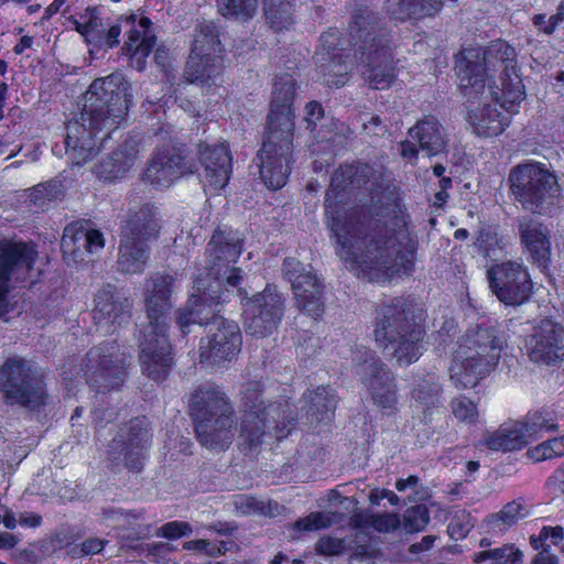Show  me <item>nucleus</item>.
<instances>
[{
  "mask_svg": "<svg viewBox=\"0 0 564 564\" xmlns=\"http://www.w3.org/2000/svg\"><path fill=\"white\" fill-rule=\"evenodd\" d=\"M39 252L31 241L0 239V317L8 312L11 282L24 281L33 270Z\"/></svg>",
  "mask_w": 564,
  "mask_h": 564,
  "instance_id": "16",
  "label": "nucleus"
},
{
  "mask_svg": "<svg viewBox=\"0 0 564 564\" xmlns=\"http://www.w3.org/2000/svg\"><path fill=\"white\" fill-rule=\"evenodd\" d=\"M88 246L86 229L74 225L65 228L61 241V248L65 256L72 257L76 262L84 261V256L88 252Z\"/></svg>",
  "mask_w": 564,
  "mask_h": 564,
  "instance_id": "43",
  "label": "nucleus"
},
{
  "mask_svg": "<svg viewBox=\"0 0 564 564\" xmlns=\"http://www.w3.org/2000/svg\"><path fill=\"white\" fill-rule=\"evenodd\" d=\"M131 306V301L122 292L107 284L95 296L94 319L99 325H121L130 318Z\"/></svg>",
  "mask_w": 564,
  "mask_h": 564,
  "instance_id": "26",
  "label": "nucleus"
},
{
  "mask_svg": "<svg viewBox=\"0 0 564 564\" xmlns=\"http://www.w3.org/2000/svg\"><path fill=\"white\" fill-rule=\"evenodd\" d=\"M346 549L345 541L338 538L324 536L316 544V550L325 555H338Z\"/></svg>",
  "mask_w": 564,
  "mask_h": 564,
  "instance_id": "61",
  "label": "nucleus"
},
{
  "mask_svg": "<svg viewBox=\"0 0 564 564\" xmlns=\"http://www.w3.org/2000/svg\"><path fill=\"white\" fill-rule=\"evenodd\" d=\"M150 437L149 422L145 417L131 420L120 429L118 435L109 444V459L113 465H123L133 473L141 471Z\"/></svg>",
  "mask_w": 564,
  "mask_h": 564,
  "instance_id": "19",
  "label": "nucleus"
},
{
  "mask_svg": "<svg viewBox=\"0 0 564 564\" xmlns=\"http://www.w3.org/2000/svg\"><path fill=\"white\" fill-rule=\"evenodd\" d=\"M527 454L535 462L562 457L564 456V435L542 442L530 448Z\"/></svg>",
  "mask_w": 564,
  "mask_h": 564,
  "instance_id": "51",
  "label": "nucleus"
},
{
  "mask_svg": "<svg viewBox=\"0 0 564 564\" xmlns=\"http://www.w3.org/2000/svg\"><path fill=\"white\" fill-rule=\"evenodd\" d=\"M453 414L459 420L467 423L475 422L478 412L476 405L467 398H457L452 401Z\"/></svg>",
  "mask_w": 564,
  "mask_h": 564,
  "instance_id": "55",
  "label": "nucleus"
},
{
  "mask_svg": "<svg viewBox=\"0 0 564 564\" xmlns=\"http://www.w3.org/2000/svg\"><path fill=\"white\" fill-rule=\"evenodd\" d=\"M121 152L115 151L110 156L104 159L97 166V175L100 178L113 181L120 178L130 170L123 161Z\"/></svg>",
  "mask_w": 564,
  "mask_h": 564,
  "instance_id": "49",
  "label": "nucleus"
},
{
  "mask_svg": "<svg viewBox=\"0 0 564 564\" xmlns=\"http://www.w3.org/2000/svg\"><path fill=\"white\" fill-rule=\"evenodd\" d=\"M80 19H86V41L87 40H98L100 36L98 35L99 30L104 25L102 20L97 15L96 8H88L86 13L80 17Z\"/></svg>",
  "mask_w": 564,
  "mask_h": 564,
  "instance_id": "59",
  "label": "nucleus"
},
{
  "mask_svg": "<svg viewBox=\"0 0 564 564\" xmlns=\"http://www.w3.org/2000/svg\"><path fill=\"white\" fill-rule=\"evenodd\" d=\"M382 188V174L366 163L340 166L332 176L325 197L327 226L336 236L338 256L360 269L370 281L387 280L413 267V243L402 213H376L369 219L356 217L350 200H375Z\"/></svg>",
  "mask_w": 564,
  "mask_h": 564,
  "instance_id": "1",
  "label": "nucleus"
},
{
  "mask_svg": "<svg viewBox=\"0 0 564 564\" xmlns=\"http://www.w3.org/2000/svg\"><path fill=\"white\" fill-rule=\"evenodd\" d=\"M502 344L495 327L479 325L468 329L451 366L454 386L458 389L475 387L498 364Z\"/></svg>",
  "mask_w": 564,
  "mask_h": 564,
  "instance_id": "6",
  "label": "nucleus"
},
{
  "mask_svg": "<svg viewBox=\"0 0 564 564\" xmlns=\"http://www.w3.org/2000/svg\"><path fill=\"white\" fill-rule=\"evenodd\" d=\"M531 361L546 366L556 365L564 357V328L552 319H542L527 338Z\"/></svg>",
  "mask_w": 564,
  "mask_h": 564,
  "instance_id": "23",
  "label": "nucleus"
},
{
  "mask_svg": "<svg viewBox=\"0 0 564 564\" xmlns=\"http://www.w3.org/2000/svg\"><path fill=\"white\" fill-rule=\"evenodd\" d=\"M529 513L528 505L523 500L517 499L508 502L500 512L490 514L487 518V527L492 531L503 533L519 520L528 517Z\"/></svg>",
  "mask_w": 564,
  "mask_h": 564,
  "instance_id": "41",
  "label": "nucleus"
},
{
  "mask_svg": "<svg viewBox=\"0 0 564 564\" xmlns=\"http://www.w3.org/2000/svg\"><path fill=\"white\" fill-rule=\"evenodd\" d=\"M63 195L61 183L47 182L33 187L29 199L34 207L44 210L50 207L51 203L61 199Z\"/></svg>",
  "mask_w": 564,
  "mask_h": 564,
  "instance_id": "47",
  "label": "nucleus"
},
{
  "mask_svg": "<svg viewBox=\"0 0 564 564\" xmlns=\"http://www.w3.org/2000/svg\"><path fill=\"white\" fill-rule=\"evenodd\" d=\"M198 155L205 169L208 185L218 191L224 188L231 173V155L225 143H199Z\"/></svg>",
  "mask_w": 564,
  "mask_h": 564,
  "instance_id": "27",
  "label": "nucleus"
},
{
  "mask_svg": "<svg viewBox=\"0 0 564 564\" xmlns=\"http://www.w3.org/2000/svg\"><path fill=\"white\" fill-rule=\"evenodd\" d=\"M267 23L275 32L288 29L293 23L292 4L285 0H263Z\"/></svg>",
  "mask_w": 564,
  "mask_h": 564,
  "instance_id": "44",
  "label": "nucleus"
},
{
  "mask_svg": "<svg viewBox=\"0 0 564 564\" xmlns=\"http://www.w3.org/2000/svg\"><path fill=\"white\" fill-rule=\"evenodd\" d=\"M129 83L120 73L95 79L84 96L79 121L66 126L65 149L73 164L82 165L99 152L97 133L106 130L104 142L126 118L131 95Z\"/></svg>",
  "mask_w": 564,
  "mask_h": 564,
  "instance_id": "3",
  "label": "nucleus"
},
{
  "mask_svg": "<svg viewBox=\"0 0 564 564\" xmlns=\"http://www.w3.org/2000/svg\"><path fill=\"white\" fill-rule=\"evenodd\" d=\"M0 391L6 403L19 404L31 411L40 410L45 404L44 382L31 364L22 358L12 357L0 368Z\"/></svg>",
  "mask_w": 564,
  "mask_h": 564,
  "instance_id": "11",
  "label": "nucleus"
},
{
  "mask_svg": "<svg viewBox=\"0 0 564 564\" xmlns=\"http://www.w3.org/2000/svg\"><path fill=\"white\" fill-rule=\"evenodd\" d=\"M518 230L521 243L530 253L532 260L545 267L551 256V242L546 228L532 218L523 217L519 219Z\"/></svg>",
  "mask_w": 564,
  "mask_h": 564,
  "instance_id": "31",
  "label": "nucleus"
},
{
  "mask_svg": "<svg viewBox=\"0 0 564 564\" xmlns=\"http://www.w3.org/2000/svg\"><path fill=\"white\" fill-rule=\"evenodd\" d=\"M189 413L196 422L215 419L224 414H235L226 395L212 386H203L196 389L189 401Z\"/></svg>",
  "mask_w": 564,
  "mask_h": 564,
  "instance_id": "29",
  "label": "nucleus"
},
{
  "mask_svg": "<svg viewBox=\"0 0 564 564\" xmlns=\"http://www.w3.org/2000/svg\"><path fill=\"white\" fill-rule=\"evenodd\" d=\"M130 29L127 31L128 40L126 41L122 51L131 59L133 67L138 70H143L145 67V58L151 53L155 44V35L151 30L152 22L147 17H141L137 22V15L122 19Z\"/></svg>",
  "mask_w": 564,
  "mask_h": 564,
  "instance_id": "25",
  "label": "nucleus"
},
{
  "mask_svg": "<svg viewBox=\"0 0 564 564\" xmlns=\"http://www.w3.org/2000/svg\"><path fill=\"white\" fill-rule=\"evenodd\" d=\"M236 289L243 305L246 333L259 338L270 336L284 315L283 294L273 284H268L262 292L252 297H248L247 291L239 285Z\"/></svg>",
  "mask_w": 564,
  "mask_h": 564,
  "instance_id": "13",
  "label": "nucleus"
},
{
  "mask_svg": "<svg viewBox=\"0 0 564 564\" xmlns=\"http://www.w3.org/2000/svg\"><path fill=\"white\" fill-rule=\"evenodd\" d=\"M307 419L311 423L323 422L332 419L337 400L328 387H318L308 394Z\"/></svg>",
  "mask_w": 564,
  "mask_h": 564,
  "instance_id": "38",
  "label": "nucleus"
},
{
  "mask_svg": "<svg viewBox=\"0 0 564 564\" xmlns=\"http://www.w3.org/2000/svg\"><path fill=\"white\" fill-rule=\"evenodd\" d=\"M223 58L214 56L189 55L184 70V78L187 83L210 87L216 85L223 73Z\"/></svg>",
  "mask_w": 564,
  "mask_h": 564,
  "instance_id": "33",
  "label": "nucleus"
},
{
  "mask_svg": "<svg viewBox=\"0 0 564 564\" xmlns=\"http://www.w3.org/2000/svg\"><path fill=\"white\" fill-rule=\"evenodd\" d=\"M282 274L292 285L296 307L315 319L322 316L324 285L313 268L289 257L283 261Z\"/></svg>",
  "mask_w": 564,
  "mask_h": 564,
  "instance_id": "18",
  "label": "nucleus"
},
{
  "mask_svg": "<svg viewBox=\"0 0 564 564\" xmlns=\"http://www.w3.org/2000/svg\"><path fill=\"white\" fill-rule=\"evenodd\" d=\"M514 423L520 435L523 436L524 445L531 440L540 437L542 432H555L558 430L552 412L546 410L531 411L522 421H516Z\"/></svg>",
  "mask_w": 564,
  "mask_h": 564,
  "instance_id": "37",
  "label": "nucleus"
},
{
  "mask_svg": "<svg viewBox=\"0 0 564 564\" xmlns=\"http://www.w3.org/2000/svg\"><path fill=\"white\" fill-rule=\"evenodd\" d=\"M130 360V352L116 340L105 341L91 348L85 359L88 384L97 390L119 388L124 382Z\"/></svg>",
  "mask_w": 564,
  "mask_h": 564,
  "instance_id": "14",
  "label": "nucleus"
},
{
  "mask_svg": "<svg viewBox=\"0 0 564 564\" xmlns=\"http://www.w3.org/2000/svg\"><path fill=\"white\" fill-rule=\"evenodd\" d=\"M440 8L441 2L437 0H386L387 13L401 21L431 17Z\"/></svg>",
  "mask_w": 564,
  "mask_h": 564,
  "instance_id": "36",
  "label": "nucleus"
},
{
  "mask_svg": "<svg viewBox=\"0 0 564 564\" xmlns=\"http://www.w3.org/2000/svg\"><path fill=\"white\" fill-rule=\"evenodd\" d=\"M235 414H224L195 423L198 442L210 449L224 451L234 440Z\"/></svg>",
  "mask_w": 564,
  "mask_h": 564,
  "instance_id": "30",
  "label": "nucleus"
},
{
  "mask_svg": "<svg viewBox=\"0 0 564 564\" xmlns=\"http://www.w3.org/2000/svg\"><path fill=\"white\" fill-rule=\"evenodd\" d=\"M443 388L440 378L434 373L419 378L411 391L416 408L422 411L423 421L430 423L433 414L443 408Z\"/></svg>",
  "mask_w": 564,
  "mask_h": 564,
  "instance_id": "32",
  "label": "nucleus"
},
{
  "mask_svg": "<svg viewBox=\"0 0 564 564\" xmlns=\"http://www.w3.org/2000/svg\"><path fill=\"white\" fill-rule=\"evenodd\" d=\"M141 140L138 135L129 137L116 151L121 152L123 161L131 167L139 154Z\"/></svg>",
  "mask_w": 564,
  "mask_h": 564,
  "instance_id": "60",
  "label": "nucleus"
},
{
  "mask_svg": "<svg viewBox=\"0 0 564 564\" xmlns=\"http://www.w3.org/2000/svg\"><path fill=\"white\" fill-rule=\"evenodd\" d=\"M166 332L142 326L138 337L142 373L154 381L164 380L173 366V352Z\"/></svg>",
  "mask_w": 564,
  "mask_h": 564,
  "instance_id": "20",
  "label": "nucleus"
},
{
  "mask_svg": "<svg viewBox=\"0 0 564 564\" xmlns=\"http://www.w3.org/2000/svg\"><path fill=\"white\" fill-rule=\"evenodd\" d=\"M522 552L513 544H505L501 547L484 550L474 554L475 563L488 562L489 564H521Z\"/></svg>",
  "mask_w": 564,
  "mask_h": 564,
  "instance_id": "46",
  "label": "nucleus"
},
{
  "mask_svg": "<svg viewBox=\"0 0 564 564\" xmlns=\"http://www.w3.org/2000/svg\"><path fill=\"white\" fill-rule=\"evenodd\" d=\"M241 249L242 239L238 231L229 228L215 230L207 248V279L213 278V281L206 283L199 278L195 283L197 294H192L189 306L176 313V323L183 334L188 333L191 324L207 325V344L200 346V357L213 364L231 360L241 348L238 324L216 315L213 307L226 301L223 286L229 293L230 288H237L242 281L241 269L230 267L238 260Z\"/></svg>",
  "mask_w": 564,
  "mask_h": 564,
  "instance_id": "2",
  "label": "nucleus"
},
{
  "mask_svg": "<svg viewBox=\"0 0 564 564\" xmlns=\"http://www.w3.org/2000/svg\"><path fill=\"white\" fill-rule=\"evenodd\" d=\"M144 290L147 324L142 326L167 329L169 315L173 306L174 278L170 274L155 273L147 280Z\"/></svg>",
  "mask_w": 564,
  "mask_h": 564,
  "instance_id": "24",
  "label": "nucleus"
},
{
  "mask_svg": "<svg viewBox=\"0 0 564 564\" xmlns=\"http://www.w3.org/2000/svg\"><path fill=\"white\" fill-rule=\"evenodd\" d=\"M193 529L188 522L184 521H171L156 530V535L166 539H177L192 534Z\"/></svg>",
  "mask_w": 564,
  "mask_h": 564,
  "instance_id": "56",
  "label": "nucleus"
},
{
  "mask_svg": "<svg viewBox=\"0 0 564 564\" xmlns=\"http://www.w3.org/2000/svg\"><path fill=\"white\" fill-rule=\"evenodd\" d=\"M235 510L240 516H268L275 517L279 514L280 506L272 500L259 499L257 497L239 494L232 499Z\"/></svg>",
  "mask_w": 564,
  "mask_h": 564,
  "instance_id": "42",
  "label": "nucleus"
},
{
  "mask_svg": "<svg viewBox=\"0 0 564 564\" xmlns=\"http://www.w3.org/2000/svg\"><path fill=\"white\" fill-rule=\"evenodd\" d=\"M261 392L259 382H249L243 391L239 437L241 446L249 451H256L272 430L276 431V438L285 437L290 433L288 426L295 420L288 414V403L265 404Z\"/></svg>",
  "mask_w": 564,
  "mask_h": 564,
  "instance_id": "7",
  "label": "nucleus"
},
{
  "mask_svg": "<svg viewBox=\"0 0 564 564\" xmlns=\"http://www.w3.org/2000/svg\"><path fill=\"white\" fill-rule=\"evenodd\" d=\"M485 445L491 451H516L524 446L523 436L520 435L514 422L505 423L494 432L484 436Z\"/></svg>",
  "mask_w": 564,
  "mask_h": 564,
  "instance_id": "39",
  "label": "nucleus"
},
{
  "mask_svg": "<svg viewBox=\"0 0 564 564\" xmlns=\"http://www.w3.org/2000/svg\"><path fill=\"white\" fill-rule=\"evenodd\" d=\"M151 249L144 241L121 236L117 259V270L124 274H141L150 259Z\"/></svg>",
  "mask_w": 564,
  "mask_h": 564,
  "instance_id": "34",
  "label": "nucleus"
},
{
  "mask_svg": "<svg viewBox=\"0 0 564 564\" xmlns=\"http://www.w3.org/2000/svg\"><path fill=\"white\" fill-rule=\"evenodd\" d=\"M193 159L184 145L158 149L144 171V180L156 188H167L176 180L195 173Z\"/></svg>",
  "mask_w": 564,
  "mask_h": 564,
  "instance_id": "22",
  "label": "nucleus"
},
{
  "mask_svg": "<svg viewBox=\"0 0 564 564\" xmlns=\"http://www.w3.org/2000/svg\"><path fill=\"white\" fill-rule=\"evenodd\" d=\"M305 121L307 123V129L314 130L316 122L321 120L324 116V109L319 102L310 101L305 107Z\"/></svg>",
  "mask_w": 564,
  "mask_h": 564,
  "instance_id": "64",
  "label": "nucleus"
},
{
  "mask_svg": "<svg viewBox=\"0 0 564 564\" xmlns=\"http://www.w3.org/2000/svg\"><path fill=\"white\" fill-rule=\"evenodd\" d=\"M424 326L414 319L405 300L395 297L377 311L375 338L399 366H409L426 350Z\"/></svg>",
  "mask_w": 564,
  "mask_h": 564,
  "instance_id": "4",
  "label": "nucleus"
},
{
  "mask_svg": "<svg viewBox=\"0 0 564 564\" xmlns=\"http://www.w3.org/2000/svg\"><path fill=\"white\" fill-rule=\"evenodd\" d=\"M475 245L484 257H491L495 254L496 246H498L497 235L489 229H481Z\"/></svg>",
  "mask_w": 564,
  "mask_h": 564,
  "instance_id": "58",
  "label": "nucleus"
},
{
  "mask_svg": "<svg viewBox=\"0 0 564 564\" xmlns=\"http://www.w3.org/2000/svg\"><path fill=\"white\" fill-rule=\"evenodd\" d=\"M332 514L329 512H311L307 517L299 519L294 523V528L305 532L327 528L333 522Z\"/></svg>",
  "mask_w": 564,
  "mask_h": 564,
  "instance_id": "53",
  "label": "nucleus"
},
{
  "mask_svg": "<svg viewBox=\"0 0 564 564\" xmlns=\"http://www.w3.org/2000/svg\"><path fill=\"white\" fill-rule=\"evenodd\" d=\"M509 182L516 199L531 213L550 215L561 205L557 178L544 164H520L510 172Z\"/></svg>",
  "mask_w": 564,
  "mask_h": 564,
  "instance_id": "8",
  "label": "nucleus"
},
{
  "mask_svg": "<svg viewBox=\"0 0 564 564\" xmlns=\"http://www.w3.org/2000/svg\"><path fill=\"white\" fill-rule=\"evenodd\" d=\"M158 208L145 204L133 213L127 220L121 236H131L133 240L144 241L155 239L160 230Z\"/></svg>",
  "mask_w": 564,
  "mask_h": 564,
  "instance_id": "35",
  "label": "nucleus"
},
{
  "mask_svg": "<svg viewBox=\"0 0 564 564\" xmlns=\"http://www.w3.org/2000/svg\"><path fill=\"white\" fill-rule=\"evenodd\" d=\"M295 94V79L290 74L278 75L273 83L271 109L268 115V127L284 129V123H290V130L294 131L292 116V101Z\"/></svg>",
  "mask_w": 564,
  "mask_h": 564,
  "instance_id": "28",
  "label": "nucleus"
},
{
  "mask_svg": "<svg viewBox=\"0 0 564 564\" xmlns=\"http://www.w3.org/2000/svg\"><path fill=\"white\" fill-rule=\"evenodd\" d=\"M409 140L399 144L402 158L416 160L419 152L433 158L448 153L449 134L445 127L433 116H426L416 121L408 130Z\"/></svg>",
  "mask_w": 564,
  "mask_h": 564,
  "instance_id": "21",
  "label": "nucleus"
},
{
  "mask_svg": "<svg viewBox=\"0 0 564 564\" xmlns=\"http://www.w3.org/2000/svg\"><path fill=\"white\" fill-rule=\"evenodd\" d=\"M430 521V513L425 506L417 505L405 510L403 527L409 533L422 531Z\"/></svg>",
  "mask_w": 564,
  "mask_h": 564,
  "instance_id": "52",
  "label": "nucleus"
},
{
  "mask_svg": "<svg viewBox=\"0 0 564 564\" xmlns=\"http://www.w3.org/2000/svg\"><path fill=\"white\" fill-rule=\"evenodd\" d=\"M294 131L290 123L284 129L267 127V135L253 162L264 185L279 189L286 184L291 172Z\"/></svg>",
  "mask_w": 564,
  "mask_h": 564,
  "instance_id": "10",
  "label": "nucleus"
},
{
  "mask_svg": "<svg viewBox=\"0 0 564 564\" xmlns=\"http://www.w3.org/2000/svg\"><path fill=\"white\" fill-rule=\"evenodd\" d=\"M350 36L356 57L368 68L364 74L370 86L375 89L388 88L395 74L388 33L379 26L378 15L368 9L358 10L350 25Z\"/></svg>",
  "mask_w": 564,
  "mask_h": 564,
  "instance_id": "5",
  "label": "nucleus"
},
{
  "mask_svg": "<svg viewBox=\"0 0 564 564\" xmlns=\"http://www.w3.org/2000/svg\"><path fill=\"white\" fill-rule=\"evenodd\" d=\"M218 6L225 17L248 20L257 12L258 0H218Z\"/></svg>",
  "mask_w": 564,
  "mask_h": 564,
  "instance_id": "48",
  "label": "nucleus"
},
{
  "mask_svg": "<svg viewBox=\"0 0 564 564\" xmlns=\"http://www.w3.org/2000/svg\"><path fill=\"white\" fill-rule=\"evenodd\" d=\"M354 373L370 392L373 403L386 411L397 409L394 375L371 349L357 348L352 355Z\"/></svg>",
  "mask_w": 564,
  "mask_h": 564,
  "instance_id": "12",
  "label": "nucleus"
},
{
  "mask_svg": "<svg viewBox=\"0 0 564 564\" xmlns=\"http://www.w3.org/2000/svg\"><path fill=\"white\" fill-rule=\"evenodd\" d=\"M351 523L356 528H373L378 532H393L401 522L395 513L375 514L370 512H357L351 518Z\"/></svg>",
  "mask_w": 564,
  "mask_h": 564,
  "instance_id": "45",
  "label": "nucleus"
},
{
  "mask_svg": "<svg viewBox=\"0 0 564 564\" xmlns=\"http://www.w3.org/2000/svg\"><path fill=\"white\" fill-rule=\"evenodd\" d=\"M107 543L108 541L104 539L88 538L83 543L74 545L70 549L69 554L73 557H83L87 555L99 554Z\"/></svg>",
  "mask_w": 564,
  "mask_h": 564,
  "instance_id": "57",
  "label": "nucleus"
},
{
  "mask_svg": "<svg viewBox=\"0 0 564 564\" xmlns=\"http://www.w3.org/2000/svg\"><path fill=\"white\" fill-rule=\"evenodd\" d=\"M500 62L507 76L516 70V50L505 41L495 42L487 51H468L457 61L456 73L459 87L465 96L471 97L473 93L488 94L499 100L498 89L486 85V65L490 59Z\"/></svg>",
  "mask_w": 564,
  "mask_h": 564,
  "instance_id": "9",
  "label": "nucleus"
},
{
  "mask_svg": "<svg viewBox=\"0 0 564 564\" xmlns=\"http://www.w3.org/2000/svg\"><path fill=\"white\" fill-rule=\"evenodd\" d=\"M183 549L187 551L200 552L210 557L220 556L221 552L219 551V549H215L214 542H210L205 539L186 541L183 543Z\"/></svg>",
  "mask_w": 564,
  "mask_h": 564,
  "instance_id": "62",
  "label": "nucleus"
},
{
  "mask_svg": "<svg viewBox=\"0 0 564 564\" xmlns=\"http://www.w3.org/2000/svg\"><path fill=\"white\" fill-rule=\"evenodd\" d=\"M491 293L507 306H520L533 294V283L527 267L507 260L490 265L486 271Z\"/></svg>",
  "mask_w": 564,
  "mask_h": 564,
  "instance_id": "15",
  "label": "nucleus"
},
{
  "mask_svg": "<svg viewBox=\"0 0 564 564\" xmlns=\"http://www.w3.org/2000/svg\"><path fill=\"white\" fill-rule=\"evenodd\" d=\"M521 82L518 80L516 84V88L512 90H508L506 84L503 83V88L498 90L499 100L492 98L487 93L481 95L474 91L471 97L468 98L469 101L474 102L477 98H480L484 101L488 99L495 101L494 105L484 102V106L469 111V122L473 126L474 132L480 137L490 138L499 135L505 131V129L510 123V118L508 115H503L499 109L498 105L501 108H505L509 111V108L516 102L521 101L523 99L524 93L520 87Z\"/></svg>",
  "mask_w": 564,
  "mask_h": 564,
  "instance_id": "17",
  "label": "nucleus"
},
{
  "mask_svg": "<svg viewBox=\"0 0 564 564\" xmlns=\"http://www.w3.org/2000/svg\"><path fill=\"white\" fill-rule=\"evenodd\" d=\"M221 51L217 26L213 22L199 23L195 28L189 55L214 56V54L220 55Z\"/></svg>",
  "mask_w": 564,
  "mask_h": 564,
  "instance_id": "40",
  "label": "nucleus"
},
{
  "mask_svg": "<svg viewBox=\"0 0 564 564\" xmlns=\"http://www.w3.org/2000/svg\"><path fill=\"white\" fill-rule=\"evenodd\" d=\"M373 551L368 544L356 545L350 555V564H372Z\"/></svg>",
  "mask_w": 564,
  "mask_h": 564,
  "instance_id": "63",
  "label": "nucleus"
},
{
  "mask_svg": "<svg viewBox=\"0 0 564 564\" xmlns=\"http://www.w3.org/2000/svg\"><path fill=\"white\" fill-rule=\"evenodd\" d=\"M474 528L471 517L464 510L457 511L451 519L447 532L454 540H460L465 538L469 531Z\"/></svg>",
  "mask_w": 564,
  "mask_h": 564,
  "instance_id": "54",
  "label": "nucleus"
},
{
  "mask_svg": "<svg viewBox=\"0 0 564 564\" xmlns=\"http://www.w3.org/2000/svg\"><path fill=\"white\" fill-rule=\"evenodd\" d=\"M323 45L327 46V53L332 54L330 57V65H329V72H333L335 75H338L339 78L335 80L334 83L338 85L345 84V75L348 73L350 67L346 63V61H341V55L332 53V51L336 50L337 45V34L335 32H329L327 34H324L322 36Z\"/></svg>",
  "mask_w": 564,
  "mask_h": 564,
  "instance_id": "50",
  "label": "nucleus"
}]
</instances>
